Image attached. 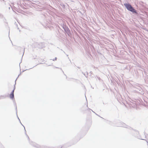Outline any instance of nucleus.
<instances>
[{
	"mask_svg": "<svg viewBox=\"0 0 148 148\" xmlns=\"http://www.w3.org/2000/svg\"><path fill=\"white\" fill-rule=\"evenodd\" d=\"M124 5L126 7V8L129 11H130L133 12L137 13L136 10L134 9L132 6L129 4L125 3L124 4Z\"/></svg>",
	"mask_w": 148,
	"mask_h": 148,
	"instance_id": "f257e3e1",
	"label": "nucleus"
},
{
	"mask_svg": "<svg viewBox=\"0 0 148 148\" xmlns=\"http://www.w3.org/2000/svg\"><path fill=\"white\" fill-rule=\"evenodd\" d=\"M14 88L13 89L11 94L10 95V97L11 99H13L14 98Z\"/></svg>",
	"mask_w": 148,
	"mask_h": 148,
	"instance_id": "f03ea898",
	"label": "nucleus"
}]
</instances>
